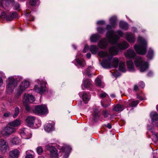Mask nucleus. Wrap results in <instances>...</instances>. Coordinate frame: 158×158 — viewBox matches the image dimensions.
<instances>
[{
	"label": "nucleus",
	"mask_w": 158,
	"mask_h": 158,
	"mask_svg": "<svg viewBox=\"0 0 158 158\" xmlns=\"http://www.w3.org/2000/svg\"><path fill=\"white\" fill-rule=\"evenodd\" d=\"M99 97L101 98H103L105 97L108 96L109 98V97L108 95L105 92H103L101 94H100L99 95Z\"/></svg>",
	"instance_id": "nucleus-46"
},
{
	"label": "nucleus",
	"mask_w": 158,
	"mask_h": 158,
	"mask_svg": "<svg viewBox=\"0 0 158 158\" xmlns=\"http://www.w3.org/2000/svg\"><path fill=\"white\" fill-rule=\"evenodd\" d=\"M153 55V50L151 49H149L147 56V57L148 58L151 59Z\"/></svg>",
	"instance_id": "nucleus-41"
},
{
	"label": "nucleus",
	"mask_w": 158,
	"mask_h": 158,
	"mask_svg": "<svg viewBox=\"0 0 158 158\" xmlns=\"http://www.w3.org/2000/svg\"><path fill=\"white\" fill-rule=\"evenodd\" d=\"M25 158H34L32 155L30 154L27 155L25 157Z\"/></svg>",
	"instance_id": "nucleus-58"
},
{
	"label": "nucleus",
	"mask_w": 158,
	"mask_h": 158,
	"mask_svg": "<svg viewBox=\"0 0 158 158\" xmlns=\"http://www.w3.org/2000/svg\"><path fill=\"white\" fill-rule=\"evenodd\" d=\"M19 109L18 107H16L15 109V112L13 115L14 118H16L19 113Z\"/></svg>",
	"instance_id": "nucleus-45"
},
{
	"label": "nucleus",
	"mask_w": 158,
	"mask_h": 158,
	"mask_svg": "<svg viewBox=\"0 0 158 158\" xmlns=\"http://www.w3.org/2000/svg\"><path fill=\"white\" fill-rule=\"evenodd\" d=\"M127 64L129 71H134V64L132 61H127Z\"/></svg>",
	"instance_id": "nucleus-25"
},
{
	"label": "nucleus",
	"mask_w": 158,
	"mask_h": 158,
	"mask_svg": "<svg viewBox=\"0 0 158 158\" xmlns=\"http://www.w3.org/2000/svg\"><path fill=\"white\" fill-rule=\"evenodd\" d=\"M98 55L101 58L107 57L104 58L101 63L102 66L106 69H109L112 67V56H109V54L107 51H102L99 52Z\"/></svg>",
	"instance_id": "nucleus-1"
},
{
	"label": "nucleus",
	"mask_w": 158,
	"mask_h": 158,
	"mask_svg": "<svg viewBox=\"0 0 158 158\" xmlns=\"http://www.w3.org/2000/svg\"><path fill=\"white\" fill-rule=\"evenodd\" d=\"M151 117L153 118V116H155V117H157V114L156 112H153L151 113Z\"/></svg>",
	"instance_id": "nucleus-55"
},
{
	"label": "nucleus",
	"mask_w": 158,
	"mask_h": 158,
	"mask_svg": "<svg viewBox=\"0 0 158 158\" xmlns=\"http://www.w3.org/2000/svg\"><path fill=\"white\" fill-rule=\"evenodd\" d=\"M98 45L101 49L106 48L108 45V42L106 40L105 38H102L98 43Z\"/></svg>",
	"instance_id": "nucleus-16"
},
{
	"label": "nucleus",
	"mask_w": 158,
	"mask_h": 158,
	"mask_svg": "<svg viewBox=\"0 0 158 158\" xmlns=\"http://www.w3.org/2000/svg\"><path fill=\"white\" fill-rule=\"evenodd\" d=\"M96 85L102 88H103L104 86V85L102 83L101 80L100 78L98 77L96 78L95 80Z\"/></svg>",
	"instance_id": "nucleus-36"
},
{
	"label": "nucleus",
	"mask_w": 158,
	"mask_h": 158,
	"mask_svg": "<svg viewBox=\"0 0 158 158\" xmlns=\"http://www.w3.org/2000/svg\"><path fill=\"white\" fill-rule=\"evenodd\" d=\"M36 0H30L29 2L31 6H34L36 4Z\"/></svg>",
	"instance_id": "nucleus-48"
},
{
	"label": "nucleus",
	"mask_w": 158,
	"mask_h": 158,
	"mask_svg": "<svg viewBox=\"0 0 158 158\" xmlns=\"http://www.w3.org/2000/svg\"><path fill=\"white\" fill-rule=\"evenodd\" d=\"M156 108H157V110L158 111V105L157 106Z\"/></svg>",
	"instance_id": "nucleus-64"
},
{
	"label": "nucleus",
	"mask_w": 158,
	"mask_h": 158,
	"mask_svg": "<svg viewBox=\"0 0 158 158\" xmlns=\"http://www.w3.org/2000/svg\"><path fill=\"white\" fill-rule=\"evenodd\" d=\"M85 50V48L84 50L83 51V52L84 53H85V52H86V51Z\"/></svg>",
	"instance_id": "nucleus-63"
},
{
	"label": "nucleus",
	"mask_w": 158,
	"mask_h": 158,
	"mask_svg": "<svg viewBox=\"0 0 158 158\" xmlns=\"http://www.w3.org/2000/svg\"><path fill=\"white\" fill-rule=\"evenodd\" d=\"M105 127H107L109 129H110L111 128L112 126L111 124L110 123H108L106 125H105Z\"/></svg>",
	"instance_id": "nucleus-57"
},
{
	"label": "nucleus",
	"mask_w": 158,
	"mask_h": 158,
	"mask_svg": "<svg viewBox=\"0 0 158 158\" xmlns=\"http://www.w3.org/2000/svg\"><path fill=\"white\" fill-rule=\"evenodd\" d=\"M15 131V129L14 128L7 127L2 131V133L3 135H7L11 134Z\"/></svg>",
	"instance_id": "nucleus-15"
},
{
	"label": "nucleus",
	"mask_w": 158,
	"mask_h": 158,
	"mask_svg": "<svg viewBox=\"0 0 158 158\" xmlns=\"http://www.w3.org/2000/svg\"><path fill=\"white\" fill-rule=\"evenodd\" d=\"M102 105L103 106L106 107H107L108 106H109L110 105V104H105L103 103L102 102Z\"/></svg>",
	"instance_id": "nucleus-59"
},
{
	"label": "nucleus",
	"mask_w": 158,
	"mask_h": 158,
	"mask_svg": "<svg viewBox=\"0 0 158 158\" xmlns=\"http://www.w3.org/2000/svg\"><path fill=\"white\" fill-rule=\"evenodd\" d=\"M77 63L81 67L84 66L85 64V62L83 59H77L76 60Z\"/></svg>",
	"instance_id": "nucleus-30"
},
{
	"label": "nucleus",
	"mask_w": 158,
	"mask_h": 158,
	"mask_svg": "<svg viewBox=\"0 0 158 158\" xmlns=\"http://www.w3.org/2000/svg\"><path fill=\"white\" fill-rule=\"evenodd\" d=\"M119 69L120 71L123 72H125L126 71V69L125 66V63L124 62H120L119 65Z\"/></svg>",
	"instance_id": "nucleus-33"
},
{
	"label": "nucleus",
	"mask_w": 158,
	"mask_h": 158,
	"mask_svg": "<svg viewBox=\"0 0 158 158\" xmlns=\"http://www.w3.org/2000/svg\"><path fill=\"white\" fill-rule=\"evenodd\" d=\"M134 90L135 91H137L139 90V86L137 85H135L134 87Z\"/></svg>",
	"instance_id": "nucleus-52"
},
{
	"label": "nucleus",
	"mask_w": 158,
	"mask_h": 158,
	"mask_svg": "<svg viewBox=\"0 0 158 158\" xmlns=\"http://www.w3.org/2000/svg\"><path fill=\"white\" fill-rule=\"evenodd\" d=\"M54 124L51 123L45 125L44 127V130L46 131L49 132L53 130Z\"/></svg>",
	"instance_id": "nucleus-23"
},
{
	"label": "nucleus",
	"mask_w": 158,
	"mask_h": 158,
	"mask_svg": "<svg viewBox=\"0 0 158 158\" xmlns=\"http://www.w3.org/2000/svg\"><path fill=\"white\" fill-rule=\"evenodd\" d=\"M135 55V52L133 50L129 49L127 50L125 54V57L127 58H133Z\"/></svg>",
	"instance_id": "nucleus-22"
},
{
	"label": "nucleus",
	"mask_w": 158,
	"mask_h": 158,
	"mask_svg": "<svg viewBox=\"0 0 158 158\" xmlns=\"http://www.w3.org/2000/svg\"><path fill=\"white\" fill-rule=\"evenodd\" d=\"M25 109L27 111H30L31 109L30 107L28 105H26L25 106Z\"/></svg>",
	"instance_id": "nucleus-56"
},
{
	"label": "nucleus",
	"mask_w": 158,
	"mask_h": 158,
	"mask_svg": "<svg viewBox=\"0 0 158 158\" xmlns=\"http://www.w3.org/2000/svg\"><path fill=\"white\" fill-rule=\"evenodd\" d=\"M91 85L90 81L88 79H86L84 82V86L85 88H89Z\"/></svg>",
	"instance_id": "nucleus-39"
},
{
	"label": "nucleus",
	"mask_w": 158,
	"mask_h": 158,
	"mask_svg": "<svg viewBox=\"0 0 158 158\" xmlns=\"http://www.w3.org/2000/svg\"><path fill=\"white\" fill-rule=\"evenodd\" d=\"M99 117V112L98 110L95 111L93 114V120L94 122L98 120Z\"/></svg>",
	"instance_id": "nucleus-35"
},
{
	"label": "nucleus",
	"mask_w": 158,
	"mask_h": 158,
	"mask_svg": "<svg viewBox=\"0 0 158 158\" xmlns=\"http://www.w3.org/2000/svg\"><path fill=\"white\" fill-rule=\"evenodd\" d=\"M120 36H122L123 35V32L120 31H118L116 32Z\"/></svg>",
	"instance_id": "nucleus-51"
},
{
	"label": "nucleus",
	"mask_w": 158,
	"mask_h": 158,
	"mask_svg": "<svg viewBox=\"0 0 158 158\" xmlns=\"http://www.w3.org/2000/svg\"><path fill=\"white\" fill-rule=\"evenodd\" d=\"M1 16L2 18L6 19L7 20L11 21L14 19L16 18L18 15L16 12H13L11 14L3 12L2 13Z\"/></svg>",
	"instance_id": "nucleus-8"
},
{
	"label": "nucleus",
	"mask_w": 158,
	"mask_h": 158,
	"mask_svg": "<svg viewBox=\"0 0 158 158\" xmlns=\"http://www.w3.org/2000/svg\"><path fill=\"white\" fill-rule=\"evenodd\" d=\"M128 103V105L130 106L135 107L138 104L139 101L138 100L132 102H131V101H129Z\"/></svg>",
	"instance_id": "nucleus-40"
},
{
	"label": "nucleus",
	"mask_w": 158,
	"mask_h": 158,
	"mask_svg": "<svg viewBox=\"0 0 158 158\" xmlns=\"http://www.w3.org/2000/svg\"><path fill=\"white\" fill-rule=\"evenodd\" d=\"M138 41L140 43V45H138L135 44L134 48L137 53L140 54H144L146 51L147 43L145 39L141 37H138Z\"/></svg>",
	"instance_id": "nucleus-2"
},
{
	"label": "nucleus",
	"mask_w": 158,
	"mask_h": 158,
	"mask_svg": "<svg viewBox=\"0 0 158 158\" xmlns=\"http://www.w3.org/2000/svg\"><path fill=\"white\" fill-rule=\"evenodd\" d=\"M110 97L112 98H115V95L114 94H111L110 95Z\"/></svg>",
	"instance_id": "nucleus-62"
},
{
	"label": "nucleus",
	"mask_w": 158,
	"mask_h": 158,
	"mask_svg": "<svg viewBox=\"0 0 158 158\" xmlns=\"http://www.w3.org/2000/svg\"><path fill=\"white\" fill-rule=\"evenodd\" d=\"M91 54L90 53H89L87 54V57L88 58H89L90 57Z\"/></svg>",
	"instance_id": "nucleus-61"
},
{
	"label": "nucleus",
	"mask_w": 158,
	"mask_h": 158,
	"mask_svg": "<svg viewBox=\"0 0 158 158\" xmlns=\"http://www.w3.org/2000/svg\"><path fill=\"white\" fill-rule=\"evenodd\" d=\"M8 148V144L3 139H0V150L2 152H5Z\"/></svg>",
	"instance_id": "nucleus-14"
},
{
	"label": "nucleus",
	"mask_w": 158,
	"mask_h": 158,
	"mask_svg": "<svg viewBox=\"0 0 158 158\" xmlns=\"http://www.w3.org/2000/svg\"><path fill=\"white\" fill-rule=\"evenodd\" d=\"M33 112L38 115H44L48 113V110L45 105H37L35 106Z\"/></svg>",
	"instance_id": "nucleus-6"
},
{
	"label": "nucleus",
	"mask_w": 158,
	"mask_h": 158,
	"mask_svg": "<svg viewBox=\"0 0 158 158\" xmlns=\"http://www.w3.org/2000/svg\"><path fill=\"white\" fill-rule=\"evenodd\" d=\"M45 89V85H40L38 86L37 85H35L34 87V90L36 92L39 93H42L44 92Z\"/></svg>",
	"instance_id": "nucleus-18"
},
{
	"label": "nucleus",
	"mask_w": 158,
	"mask_h": 158,
	"mask_svg": "<svg viewBox=\"0 0 158 158\" xmlns=\"http://www.w3.org/2000/svg\"><path fill=\"white\" fill-rule=\"evenodd\" d=\"M29 86V83L28 81H26L22 82L20 84L18 90V94H20L25 89L28 87Z\"/></svg>",
	"instance_id": "nucleus-12"
},
{
	"label": "nucleus",
	"mask_w": 158,
	"mask_h": 158,
	"mask_svg": "<svg viewBox=\"0 0 158 158\" xmlns=\"http://www.w3.org/2000/svg\"><path fill=\"white\" fill-rule=\"evenodd\" d=\"M109 56H112L117 55L118 50L117 48L114 46L111 47L109 50Z\"/></svg>",
	"instance_id": "nucleus-17"
},
{
	"label": "nucleus",
	"mask_w": 158,
	"mask_h": 158,
	"mask_svg": "<svg viewBox=\"0 0 158 158\" xmlns=\"http://www.w3.org/2000/svg\"><path fill=\"white\" fill-rule=\"evenodd\" d=\"M29 86V83L28 81H26L22 82L20 84L18 90V94H20L25 89L28 87Z\"/></svg>",
	"instance_id": "nucleus-10"
},
{
	"label": "nucleus",
	"mask_w": 158,
	"mask_h": 158,
	"mask_svg": "<svg viewBox=\"0 0 158 158\" xmlns=\"http://www.w3.org/2000/svg\"><path fill=\"white\" fill-rule=\"evenodd\" d=\"M118 46L119 49H125L128 47L129 45L127 42L124 41L119 44Z\"/></svg>",
	"instance_id": "nucleus-24"
},
{
	"label": "nucleus",
	"mask_w": 158,
	"mask_h": 158,
	"mask_svg": "<svg viewBox=\"0 0 158 158\" xmlns=\"http://www.w3.org/2000/svg\"><path fill=\"white\" fill-rule=\"evenodd\" d=\"M119 63L118 59L116 57H114L112 60V67H114L115 68H117Z\"/></svg>",
	"instance_id": "nucleus-29"
},
{
	"label": "nucleus",
	"mask_w": 158,
	"mask_h": 158,
	"mask_svg": "<svg viewBox=\"0 0 158 158\" xmlns=\"http://www.w3.org/2000/svg\"><path fill=\"white\" fill-rule=\"evenodd\" d=\"M11 142L14 144L18 145L21 142L20 139L17 137H15L12 139Z\"/></svg>",
	"instance_id": "nucleus-32"
},
{
	"label": "nucleus",
	"mask_w": 158,
	"mask_h": 158,
	"mask_svg": "<svg viewBox=\"0 0 158 158\" xmlns=\"http://www.w3.org/2000/svg\"><path fill=\"white\" fill-rule=\"evenodd\" d=\"M35 120V118L34 117L29 116L27 117L26 120L27 125L29 127L33 126Z\"/></svg>",
	"instance_id": "nucleus-20"
},
{
	"label": "nucleus",
	"mask_w": 158,
	"mask_h": 158,
	"mask_svg": "<svg viewBox=\"0 0 158 158\" xmlns=\"http://www.w3.org/2000/svg\"><path fill=\"white\" fill-rule=\"evenodd\" d=\"M47 148L50 152V155L51 158H58V151L54 147L48 145L47 146Z\"/></svg>",
	"instance_id": "nucleus-9"
},
{
	"label": "nucleus",
	"mask_w": 158,
	"mask_h": 158,
	"mask_svg": "<svg viewBox=\"0 0 158 158\" xmlns=\"http://www.w3.org/2000/svg\"><path fill=\"white\" fill-rule=\"evenodd\" d=\"M126 38L130 43L134 42L135 41V39L134 34L131 33H128L127 34Z\"/></svg>",
	"instance_id": "nucleus-21"
},
{
	"label": "nucleus",
	"mask_w": 158,
	"mask_h": 158,
	"mask_svg": "<svg viewBox=\"0 0 158 158\" xmlns=\"http://www.w3.org/2000/svg\"><path fill=\"white\" fill-rule=\"evenodd\" d=\"M62 155L63 156V158H68L69 155V152H63Z\"/></svg>",
	"instance_id": "nucleus-47"
},
{
	"label": "nucleus",
	"mask_w": 158,
	"mask_h": 158,
	"mask_svg": "<svg viewBox=\"0 0 158 158\" xmlns=\"http://www.w3.org/2000/svg\"><path fill=\"white\" fill-rule=\"evenodd\" d=\"M14 6V9L20 11V6L18 3H15L14 0H0V6L1 8L7 10V8L10 5V3Z\"/></svg>",
	"instance_id": "nucleus-5"
},
{
	"label": "nucleus",
	"mask_w": 158,
	"mask_h": 158,
	"mask_svg": "<svg viewBox=\"0 0 158 158\" xmlns=\"http://www.w3.org/2000/svg\"><path fill=\"white\" fill-rule=\"evenodd\" d=\"M10 115V112H6L4 114L3 117H8Z\"/></svg>",
	"instance_id": "nucleus-50"
},
{
	"label": "nucleus",
	"mask_w": 158,
	"mask_h": 158,
	"mask_svg": "<svg viewBox=\"0 0 158 158\" xmlns=\"http://www.w3.org/2000/svg\"><path fill=\"white\" fill-rule=\"evenodd\" d=\"M105 22L103 21H99L97 22V23L98 24L101 25L105 24Z\"/></svg>",
	"instance_id": "nucleus-54"
},
{
	"label": "nucleus",
	"mask_w": 158,
	"mask_h": 158,
	"mask_svg": "<svg viewBox=\"0 0 158 158\" xmlns=\"http://www.w3.org/2000/svg\"><path fill=\"white\" fill-rule=\"evenodd\" d=\"M97 30L100 33L103 34L105 31V29L101 27H99L97 28Z\"/></svg>",
	"instance_id": "nucleus-42"
},
{
	"label": "nucleus",
	"mask_w": 158,
	"mask_h": 158,
	"mask_svg": "<svg viewBox=\"0 0 158 158\" xmlns=\"http://www.w3.org/2000/svg\"><path fill=\"white\" fill-rule=\"evenodd\" d=\"M36 151L39 155H41L43 152V149L41 146L38 147L36 149Z\"/></svg>",
	"instance_id": "nucleus-44"
},
{
	"label": "nucleus",
	"mask_w": 158,
	"mask_h": 158,
	"mask_svg": "<svg viewBox=\"0 0 158 158\" xmlns=\"http://www.w3.org/2000/svg\"><path fill=\"white\" fill-rule=\"evenodd\" d=\"M7 92H11L14 87L17 85V82L13 78H9L7 81Z\"/></svg>",
	"instance_id": "nucleus-7"
},
{
	"label": "nucleus",
	"mask_w": 158,
	"mask_h": 158,
	"mask_svg": "<svg viewBox=\"0 0 158 158\" xmlns=\"http://www.w3.org/2000/svg\"><path fill=\"white\" fill-rule=\"evenodd\" d=\"M29 86V83L28 81H26L22 82L20 84L18 90V94H20L25 89L28 87Z\"/></svg>",
	"instance_id": "nucleus-11"
},
{
	"label": "nucleus",
	"mask_w": 158,
	"mask_h": 158,
	"mask_svg": "<svg viewBox=\"0 0 158 158\" xmlns=\"http://www.w3.org/2000/svg\"><path fill=\"white\" fill-rule=\"evenodd\" d=\"M113 27L112 25H107L106 26V29L108 30L106 33V36L108 39L109 42L112 44H115L117 43L119 37L116 35H114L115 33L112 30H110Z\"/></svg>",
	"instance_id": "nucleus-3"
},
{
	"label": "nucleus",
	"mask_w": 158,
	"mask_h": 158,
	"mask_svg": "<svg viewBox=\"0 0 158 158\" xmlns=\"http://www.w3.org/2000/svg\"><path fill=\"white\" fill-rule=\"evenodd\" d=\"M21 121L20 120L16 119L9 123L10 126L14 127H16L21 125Z\"/></svg>",
	"instance_id": "nucleus-26"
},
{
	"label": "nucleus",
	"mask_w": 158,
	"mask_h": 158,
	"mask_svg": "<svg viewBox=\"0 0 158 158\" xmlns=\"http://www.w3.org/2000/svg\"><path fill=\"white\" fill-rule=\"evenodd\" d=\"M34 101V98L32 95L27 94L24 95L23 99V102L24 103H31L33 102Z\"/></svg>",
	"instance_id": "nucleus-13"
},
{
	"label": "nucleus",
	"mask_w": 158,
	"mask_h": 158,
	"mask_svg": "<svg viewBox=\"0 0 158 158\" xmlns=\"http://www.w3.org/2000/svg\"><path fill=\"white\" fill-rule=\"evenodd\" d=\"M124 109L123 105L118 104L115 106L114 108V110L116 111H122Z\"/></svg>",
	"instance_id": "nucleus-31"
},
{
	"label": "nucleus",
	"mask_w": 158,
	"mask_h": 158,
	"mask_svg": "<svg viewBox=\"0 0 158 158\" xmlns=\"http://www.w3.org/2000/svg\"><path fill=\"white\" fill-rule=\"evenodd\" d=\"M98 50V48L96 45H92L90 47V51L93 54H96Z\"/></svg>",
	"instance_id": "nucleus-37"
},
{
	"label": "nucleus",
	"mask_w": 158,
	"mask_h": 158,
	"mask_svg": "<svg viewBox=\"0 0 158 158\" xmlns=\"http://www.w3.org/2000/svg\"><path fill=\"white\" fill-rule=\"evenodd\" d=\"M154 136L156 138L157 140H158V134L155 133L153 134Z\"/></svg>",
	"instance_id": "nucleus-60"
},
{
	"label": "nucleus",
	"mask_w": 158,
	"mask_h": 158,
	"mask_svg": "<svg viewBox=\"0 0 158 158\" xmlns=\"http://www.w3.org/2000/svg\"><path fill=\"white\" fill-rule=\"evenodd\" d=\"M144 86V84L143 82L140 81L139 82V86L141 88H143Z\"/></svg>",
	"instance_id": "nucleus-53"
},
{
	"label": "nucleus",
	"mask_w": 158,
	"mask_h": 158,
	"mask_svg": "<svg viewBox=\"0 0 158 158\" xmlns=\"http://www.w3.org/2000/svg\"><path fill=\"white\" fill-rule=\"evenodd\" d=\"M119 27L120 28L127 30L128 27V24L123 22H120L119 23Z\"/></svg>",
	"instance_id": "nucleus-34"
},
{
	"label": "nucleus",
	"mask_w": 158,
	"mask_h": 158,
	"mask_svg": "<svg viewBox=\"0 0 158 158\" xmlns=\"http://www.w3.org/2000/svg\"><path fill=\"white\" fill-rule=\"evenodd\" d=\"M109 114L108 111L106 110H103L102 112V115H103L104 118H107L108 117Z\"/></svg>",
	"instance_id": "nucleus-43"
},
{
	"label": "nucleus",
	"mask_w": 158,
	"mask_h": 158,
	"mask_svg": "<svg viewBox=\"0 0 158 158\" xmlns=\"http://www.w3.org/2000/svg\"><path fill=\"white\" fill-rule=\"evenodd\" d=\"M110 23L113 27H115L117 25V19L115 17H113L110 19Z\"/></svg>",
	"instance_id": "nucleus-27"
},
{
	"label": "nucleus",
	"mask_w": 158,
	"mask_h": 158,
	"mask_svg": "<svg viewBox=\"0 0 158 158\" xmlns=\"http://www.w3.org/2000/svg\"><path fill=\"white\" fill-rule=\"evenodd\" d=\"M82 98L83 101L85 102V103H86L89 100V95L86 93H84L82 95Z\"/></svg>",
	"instance_id": "nucleus-38"
},
{
	"label": "nucleus",
	"mask_w": 158,
	"mask_h": 158,
	"mask_svg": "<svg viewBox=\"0 0 158 158\" xmlns=\"http://www.w3.org/2000/svg\"><path fill=\"white\" fill-rule=\"evenodd\" d=\"M136 95L137 98L140 100H142L145 99V97L140 96L138 94H136Z\"/></svg>",
	"instance_id": "nucleus-49"
},
{
	"label": "nucleus",
	"mask_w": 158,
	"mask_h": 158,
	"mask_svg": "<svg viewBox=\"0 0 158 158\" xmlns=\"http://www.w3.org/2000/svg\"><path fill=\"white\" fill-rule=\"evenodd\" d=\"M100 36L98 34L93 35L91 37L90 39L91 42H96L100 38Z\"/></svg>",
	"instance_id": "nucleus-28"
},
{
	"label": "nucleus",
	"mask_w": 158,
	"mask_h": 158,
	"mask_svg": "<svg viewBox=\"0 0 158 158\" xmlns=\"http://www.w3.org/2000/svg\"><path fill=\"white\" fill-rule=\"evenodd\" d=\"M19 155V152L17 149L11 151L9 153L10 158H18Z\"/></svg>",
	"instance_id": "nucleus-19"
},
{
	"label": "nucleus",
	"mask_w": 158,
	"mask_h": 158,
	"mask_svg": "<svg viewBox=\"0 0 158 158\" xmlns=\"http://www.w3.org/2000/svg\"><path fill=\"white\" fill-rule=\"evenodd\" d=\"M135 63L136 67H140V71L141 72H144L148 67V63L143 61L142 58L139 56L135 58Z\"/></svg>",
	"instance_id": "nucleus-4"
}]
</instances>
